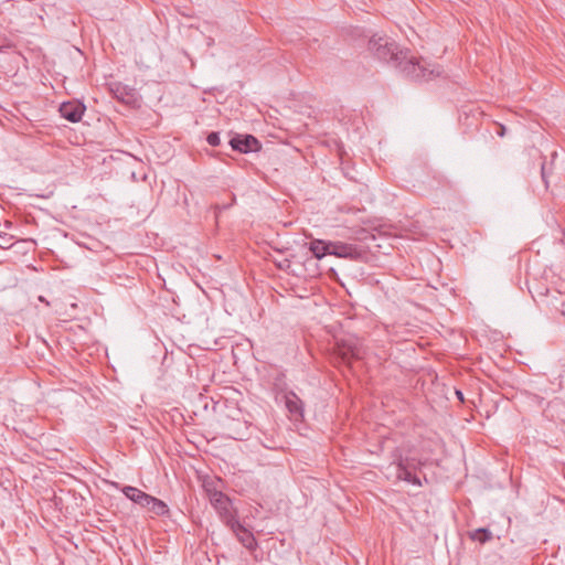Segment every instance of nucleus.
I'll return each mask as SVG.
<instances>
[{"label":"nucleus","instance_id":"nucleus-2","mask_svg":"<svg viewBox=\"0 0 565 565\" xmlns=\"http://www.w3.org/2000/svg\"><path fill=\"white\" fill-rule=\"evenodd\" d=\"M227 526L234 532L238 542L244 545L247 551H255L257 547V542L252 532H249L243 524L239 523L235 516H230L226 521Z\"/></svg>","mask_w":565,"mask_h":565},{"label":"nucleus","instance_id":"nucleus-17","mask_svg":"<svg viewBox=\"0 0 565 565\" xmlns=\"http://www.w3.org/2000/svg\"><path fill=\"white\" fill-rule=\"evenodd\" d=\"M277 266H278L279 269L286 270V269L289 268L290 262L287 258H285L284 260L277 263Z\"/></svg>","mask_w":565,"mask_h":565},{"label":"nucleus","instance_id":"nucleus-13","mask_svg":"<svg viewBox=\"0 0 565 565\" xmlns=\"http://www.w3.org/2000/svg\"><path fill=\"white\" fill-rule=\"evenodd\" d=\"M338 355L340 360L349 364L351 361L359 359V351L352 345L342 344L338 345Z\"/></svg>","mask_w":565,"mask_h":565},{"label":"nucleus","instance_id":"nucleus-4","mask_svg":"<svg viewBox=\"0 0 565 565\" xmlns=\"http://www.w3.org/2000/svg\"><path fill=\"white\" fill-rule=\"evenodd\" d=\"M85 106L79 102H64L60 105V115L70 122L81 121L84 115Z\"/></svg>","mask_w":565,"mask_h":565},{"label":"nucleus","instance_id":"nucleus-19","mask_svg":"<svg viewBox=\"0 0 565 565\" xmlns=\"http://www.w3.org/2000/svg\"><path fill=\"white\" fill-rule=\"evenodd\" d=\"M499 129H500V130L498 131L499 136H500V137L504 136V135H505V127H504V126H502V125H500V126H499Z\"/></svg>","mask_w":565,"mask_h":565},{"label":"nucleus","instance_id":"nucleus-14","mask_svg":"<svg viewBox=\"0 0 565 565\" xmlns=\"http://www.w3.org/2000/svg\"><path fill=\"white\" fill-rule=\"evenodd\" d=\"M468 537H470L472 541H477L480 542L481 544H484L486 542H489L491 540L492 533L487 527H479L469 532Z\"/></svg>","mask_w":565,"mask_h":565},{"label":"nucleus","instance_id":"nucleus-12","mask_svg":"<svg viewBox=\"0 0 565 565\" xmlns=\"http://www.w3.org/2000/svg\"><path fill=\"white\" fill-rule=\"evenodd\" d=\"M148 509L150 512L157 514V515H164L168 513L169 509L168 505L164 504L163 501L157 498H149L146 500V502L141 505Z\"/></svg>","mask_w":565,"mask_h":565},{"label":"nucleus","instance_id":"nucleus-20","mask_svg":"<svg viewBox=\"0 0 565 565\" xmlns=\"http://www.w3.org/2000/svg\"><path fill=\"white\" fill-rule=\"evenodd\" d=\"M456 396L458 397L459 401L463 402V393L461 391L457 390Z\"/></svg>","mask_w":565,"mask_h":565},{"label":"nucleus","instance_id":"nucleus-11","mask_svg":"<svg viewBox=\"0 0 565 565\" xmlns=\"http://www.w3.org/2000/svg\"><path fill=\"white\" fill-rule=\"evenodd\" d=\"M397 478L408 483L420 484V480L413 473L404 460L397 462Z\"/></svg>","mask_w":565,"mask_h":565},{"label":"nucleus","instance_id":"nucleus-5","mask_svg":"<svg viewBox=\"0 0 565 565\" xmlns=\"http://www.w3.org/2000/svg\"><path fill=\"white\" fill-rule=\"evenodd\" d=\"M331 246V254L332 256H337L340 258H348V259H358L362 256V253L360 249L356 248L353 244H348L344 242H332L330 243Z\"/></svg>","mask_w":565,"mask_h":565},{"label":"nucleus","instance_id":"nucleus-8","mask_svg":"<svg viewBox=\"0 0 565 565\" xmlns=\"http://www.w3.org/2000/svg\"><path fill=\"white\" fill-rule=\"evenodd\" d=\"M211 504L220 514L226 516V521L230 516H234L230 513V499L221 492H214L211 495Z\"/></svg>","mask_w":565,"mask_h":565},{"label":"nucleus","instance_id":"nucleus-10","mask_svg":"<svg viewBox=\"0 0 565 565\" xmlns=\"http://www.w3.org/2000/svg\"><path fill=\"white\" fill-rule=\"evenodd\" d=\"M122 492L125 493V495L127 497L128 500L134 501L135 503L139 504L140 507L146 502V500L151 498L150 494L142 492L141 490H139L135 487H131V486H126L124 488Z\"/></svg>","mask_w":565,"mask_h":565},{"label":"nucleus","instance_id":"nucleus-16","mask_svg":"<svg viewBox=\"0 0 565 565\" xmlns=\"http://www.w3.org/2000/svg\"><path fill=\"white\" fill-rule=\"evenodd\" d=\"M207 142L211 147H218L220 146V135L217 131H212L207 136Z\"/></svg>","mask_w":565,"mask_h":565},{"label":"nucleus","instance_id":"nucleus-3","mask_svg":"<svg viewBox=\"0 0 565 565\" xmlns=\"http://www.w3.org/2000/svg\"><path fill=\"white\" fill-rule=\"evenodd\" d=\"M230 146L235 151L241 153H249L258 151L260 148L259 141L252 135L236 136L230 139Z\"/></svg>","mask_w":565,"mask_h":565},{"label":"nucleus","instance_id":"nucleus-6","mask_svg":"<svg viewBox=\"0 0 565 565\" xmlns=\"http://www.w3.org/2000/svg\"><path fill=\"white\" fill-rule=\"evenodd\" d=\"M110 92L120 103L134 104L136 102V90L130 86L116 83L110 86Z\"/></svg>","mask_w":565,"mask_h":565},{"label":"nucleus","instance_id":"nucleus-15","mask_svg":"<svg viewBox=\"0 0 565 565\" xmlns=\"http://www.w3.org/2000/svg\"><path fill=\"white\" fill-rule=\"evenodd\" d=\"M12 246V236L9 234L0 233V248L9 249Z\"/></svg>","mask_w":565,"mask_h":565},{"label":"nucleus","instance_id":"nucleus-7","mask_svg":"<svg viewBox=\"0 0 565 565\" xmlns=\"http://www.w3.org/2000/svg\"><path fill=\"white\" fill-rule=\"evenodd\" d=\"M286 398V407L289 413L297 419L302 418L303 416V403L300 397L295 392H288L285 395Z\"/></svg>","mask_w":565,"mask_h":565},{"label":"nucleus","instance_id":"nucleus-9","mask_svg":"<svg viewBox=\"0 0 565 565\" xmlns=\"http://www.w3.org/2000/svg\"><path fill=\"white\" fill-rule=\"evenodd\" d=\"M330 243H332V242L331 241L327 242V241L315 239V241L310 242L309 249L311 250L313 257H316L318 259H321L324 256L331 254Z\"/></svg>","mask_w":565,"mask_h":565},{"label":"nucleus","instance_id":"nucleus-21","mask_svg":"<svg viewBox=\"0 0 565 565\" xmlns=\"http://www.w3.org/2000/svg\"><path fill=\"white\" fill-rule=\"evenodd\" d=\"M227 205H223V206H220V205H216V210L220 211V210H223V209H226Z\"/></svg>","mask_w":565,"mask_h":565},{"label":"nucleus","instance_id":"nucleus-1","mask_svg":"<svg viewBox=\"0 0 565 565\" xmlns=\"http://www.w3.org/2000/svg\"><path fill=\"white\" fill-rule=\"evenodd\" d=\"M369 50L375 58L397 68L412 81H429L434 70L427 67L422 57L409 54L408 50L399 49L395 41L387 36L373 35L369 42Z\"/></svg>","mask_w":565,"mask_h":565},{"label":"nucleus","instance_id":"nucleus-18","mask_svg":"<svg viewBox=\"0 0 565 565\" xmlns=\"http://www.w3.org/2000/svg\"><path fill=\"white\" fill-rule=\"evenodd\" d=\"M541 175H542V180L545 182V178L547 177V173L545 172V164L544 163H542Z\"/></svg>","mask_w":565,"mask_h":565}]
</instances>
